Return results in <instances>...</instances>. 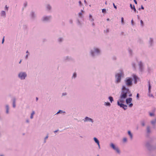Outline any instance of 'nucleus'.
I'll use <instances>...</instances> for the list:
<instances>
[{"mask_svg": "<svg viewBox=\"0 0 156 156\" xmlns=\"http://www.w3.org/2000/svg\"><path fill=\"white\" fill-rule=\"evenodd\" d=\"M121 22L122 24H124V18L122 17L121 18Z\"/></svg>", "mask_w": 156, "mask_h": 156, "instance_id": "nucleus-42", "label": "nucleus"}, {"mask_svg": "<svg viewBox=\"0 0 156 156\" xmlns=\"http://www.w3.org/2000/svg\"><path fill=\"white\" fill-rule=\"evenodd\" d=\"M79 3L80 5H82V3L80 1H79Z\"/></svg>", "mask_w": 156, "mask_h": 156, "instance_id": "nucleus-60", "label": "nucleus"}, {"mask_svg": "<svg viewBox=\"0 0 156 156\" xmlns=\"http://www.w3.org/2000/svg\"><path fill=\"white\" fill-rule=\"evenodd\" d=\"M133 105V103H131L129 104V107L130 108L132 107Z\"/></svg>", "mask_w": 156, "mask_h": 156, "instance_id": "nucleus-44", "label": "nucleus"}, {"mask_svg": "<svg viewBox=\"0 0 156 156\" xmlns=\"http://www.w3.org/2000/svg\"><path fill=\"white\" fill-rule=\"evenodd\" d=\"M72 60L71 57L68 56L64 57L63 58V61L65 62L69 61Z\"/></svg>", "mask_w": 156, "mask_h": 156, "instance_id": "nucleus-13", "label": "nucleus"}, {"mask_svg": "<svg viewBox=\"0 0 156 156\" xmlns=\"http://www.w3.org/2000/svg\"><path fill=\"white\" fill-rule=\"evenodd\" d=\"M121 98V97L119 96V99L117 101H119L120 103L123 104L125 102L124 99L126 98Z\"/></svg>", "mask_w": 156, "mask_h": 156, "instance_id": "nucleus-18", "label": "nucleus"}, {"mask_svg": "<svg viewBox=\"0 0 156 156\" xmlns=\"http://www.w3.org/2000/svg\"><path fill=\"white\" fill-rule=\"evenodd\" d=\"M69 22L70 24H72L73 21L72 19H70L69 20Z\"/></svg>", "mask_w": 156, "mask_h": 156, "instance_id": "nucleus-53", "label": "nucleus"}, {"mask_svg": "<svg viewBox=\"0 0 156 156\" xmlns=\"http://www.w3.org/2000/svg\"><path fill=\"white\" fill-rule=\"evenodd\" d=\"M139 69L141 72H142L144 71L143 64L142 62L140 61L138 63Z\"/></svg>", "mask_w": 156, "mask_h": 156, "instance_id": "nucleus-12", "label": "nucleus"}, {"mask_svg": "<svg viewBox=\"0 0 156 156\" xmlns=\"http://www.w3.org/2000/svg\"><path fill=\"white\" fill-rule=\"evenodd\" d=\"M130 8L132 10H133L134 11V12L137 13L138 12L136 11V9L135 7V6L134 5H132L131 4H130Z\"/></svg>", "mask_w": 156, "mask_h": 156, "instance_id": "nucleus-17", "label": "nucleus"}, {"mask_svg": "<svg viewBox=\"0 0 156 156\" xmlns=\"http://www.w3.org/2000/svg\"><path fill=\"white\" fill-rule=\"evenodd\" d=\"M128 135L129 136L130 138L131 139H132L133 138V135L131 133V132L130 131H129L128 132Z\"/></svg>", "mask_w": 156, "mask_h": 156, "instance_id": "nucleus-33", "label": "nucleus"}, {"mask_svg": "<svg viewBox=\"0 0 156 156\" xmlns=\"http://www.w3.org/2000/svg\"><path fill=\"white\" fill-rule=\"evenodd\" d=\"M89 54L90 57L93 58H96L101 54V49L97 47H94L90 50Z\"/></svg>", "mask_w": 156, "mask_h": 156, "instance_id": "nucleus-1", "label": "nucleus"}, {"mask_svg": "<svg viewBox=\"0 0 156 156\" xmlns=\"http://www.w3.org/2000/svg\"><path fill=\"white\" fill-rule=\"evenodd\" d=\"M58 130H58H58H55V131H54V132L55 133H57V132L58 131Z\"/></svg>", "mask_w": 156, "mask_h": 156, "instance_id": "nucleus-63", "label": "nucleus"}, {"mask_svg": "<svg viewBox=\"0 0 156 156\" xmlns=\"http://www.w3.org/2000/svg\"><path fill=\"white\" fill-rule=\"evenodd\" d=\"M141 124L142 126H145V123L144 122V121H142L141 122Z\"/></svg>", "mask_w": 156, "mask_h": 156, "instance_id": "nucleus-39", "label": "nucleus"}, {"mask_svg": "<svg viewBox=\"0 0 156 156\" xmlns=\"http://www.w3.org/2000/svg\"><path fill=\"white\" fill-rule=\"evenodd\" d=\"M132 101V98H126V104H129L131 103Z\"/></svg>", "mask_w": 156, "mask_h": 156, "instance_id": "nucleus-15", "label": "nucleus"}, {"mask_svg": "<svg viewBox=\"0 0 156 156\" xmlns=\"http://www.w3.org/2000/svg\"><path fill=\"white\" fill-rule=\"evenodd\" d=\"M132 66L133 68V70H136V64L134 62H132Z\"/></svg>", "mask_w": 156, "mask_h": 156, "instance_id": "nucleus-22", "label": "nucleus"}, {"mask_svg": "<svg viewBox=\"0 0 156 156\" xmlns=\"http://www.w3.org/2000/svg\"><path fill=\"white\" fill-rule=\"evenodd\" d=\"M77 24L78 26H82V23H81V22L80 21V20H77Z\"/></svg>", "mask_w": 156, "mask_h": 156, "instance_id": "nucleus-36", "label": "nucleus"}, {"mask_svg": "<svg viewBox=\"0 0 156 156\" xmlns=\"http://www.w3.org/2000/svg\"><path fill=\"white\" fill-rule=\"evenodd\" d=\"M131 23L132 25L133 26L134 25V22H133V19H132L131 20Z\"/></svg>", "mask_w": 156, "mask_h": 156, "instance_id": "nucleus-55", "label": "nucleus"}, {"mask_svg": "<svg viewBox=\"0 0 156 156\" xmlns=\"http://www.w3.org/2000/svg\"><path fill=\"white\" fill-rule=\"evenodd\" d=\"M124 82L127 87H131L133 85V79L131 77H127L124 80Z\"/></svg>", "mask_w": 156, "mask_h": 156, "instance_id": "nucleus-4", "label": "nucleus"}, {"mask_svg": "<svg viewBox=\"0 0 156 156\" xmlns=\"http://www.w3.org/2000/svg\"><path fill=\"white\" fill-rule=\"evenodd\" d=\"M147 133H151L150 127L149 126H147Z\"/></svg>", "mask_w": 156, "mask_h": 156, "instance_id": "nucleus-31", "label": "nucleus"}, {"mask_svg": "<svg viewBox=\"0 0 156 156\" xmlns=\"http://www.w3.org/2000/svg\"><path fill=\"white\" fill-rule=\"evenodd\" d=\"M0 15L1 16L3 17H6V13L5 11H2L0 13Z\"/></svg>", "mask_w": 156, "mask_h": 156, "instance_id": "nucleus-19", "label": "nucleus"}, {"mask_svg": "<svg viewBox=\"0 0 156 156\" xmlns=\"http://www.w3.org/2000/svg\"><path fill=\"white\" fill-rule=\"evenodd\" d=\"M110 146L111 148L115 151L118 154H119L120 153V151L118 147H117L114 144L111 143L110 144Z\"/></svg>", "mask_w": 156, "mask_h": 156, "instance_id": "nucleus-7", "label": "nucleus"}, {"mask_svg": "<svg viewBox=\"0 0 156 156\" xmlns=\"http://www.w3.org/2000/svg\"><path fill=\"white\" fill-rule=\"evenodd\" d=\"M23 28L24 30H26L27 29V26L26 24H24L23 26Z\"/></svg>", "mask_w": 156, "mask_h": 156, "instance_id": "nucleus-37", "label": "nucleus"}, {"mask_svg": "<svg viewBox=\"0 0 156 156\" xmlns=\"http://www.w3.org/2000/svg\"><path fill=\"white\" fill-rule=\"evenodd\" d=\"M92 25L93 26H94L95 25L94 23V22H93V23H92Z\"/></svg>", "mask_w": 156, "mask_h": 156, "instance_id": "nucleus-62", "label": "nucleus"}, {"mask_svg": "<svg viewBox=\"0 0 156 156\" xmlns=\"http://www.w3.org/2000/svg\"><path fill=\"white\" fill-rule=\"evenodd\" d=\"M62 113H66V112L63 111L62 110H59L55 115H57L58 114H62Z\"/></svg>", "mask_w": 156, "mask_h": 156, "instance_id": "nucleus-26", "label": "nucleus"}, {"mask_svg": "<svg viewBox=\"0 0 156 156\" xmlns=\"http://www.w3.org/2000/svg\"><path fill=\"white\" fill-rule=\"evenodd\" d=\"M35 114V112L34 111H33L32 112V113L31 114L30 116V118L31 119H32L33 118V115Z\"/></svg>", "mask_w": 156, "mask_h": 156, "instance_id": "nucleus-35", "label": "nucleus"}, {"mask_svg": "<svg viewBox=\"0 0 156 156\" xmlns=\"http://www.w3.org/2000/svg\"><path fill=\"white\" fill-rule=\"evenodd\" d=\"M151 141H147L146 144L145 146L149 151L153 150L154 149V147L151 145Z\"/></svg>", "mask_w": 156, "mask_h": 156, "instance_id": "nucleus-8", "label": "nucleus"}, {"mask_svg": "<svg viewBox=\"0 0 156 156\" xmlns=\"http://www.w3.org/2000/svg\"><path fill=\"white\" fill-rule=\"evenodd\" d=\"M136 98L137 99H139V94L138 93H137L136 95Z\"/></svg>", "mask_w": 156, "mask_h": 156, "instance_id": "nucleus-52", "label": "nucleus"}, {"mask_svg": "<svg viewBox=\"0 0 156 156\" xmlns=\"http://www.w3.org/2000/svg\"><path fill=\"white\" fill-rule=\"evenodd\" d=\"M46 8L48 11H50L51 9V6L49 4H48L46 6Z\"/></svg>", "mask_w": 156, "mask_h": 156, "instance_id": "nucleus-23", "label": "nucleus"}, {"mask_svg": "<svg viewBox=\"0 0 156 156\" xmlns=\"http://www.w3.org/2000/svg\"><path fill=\"white\" fill-rule=\"evenodd\" d=\"M150 68H148V72H150Z\"/></svg>", "mask_w": 156, "mask_h": 156, "instance_id": "nucleus-64", "label": "nucleus"}, {"mask_svg": "<svg viewBox=\"0 0 156 156\" xmlns=\"http://www.w3.org/2000/svg\"><path fill=\"white\" fill-rule=\"evenodd\" d=\"M129 53L130 54H131V53H132V51L131 50V49H129Z\"/></svg>", "mask_w": 156, "mask_h": 156, "instance_id": "nucleus-56", "label": "nucleus"}, {"mask_svg": "<svg viewBox=\"0 0 156 156\" xmlns=\"http://www.w3.org/2000/svg\"><path fill=\"white\" fill-rule=\"evenodd\" d=\"M27 2H25V3H24L23 4L24 7L25 8L27 6Z\"/></svg>", "mask_w": 156, "mask_h": 156, "instance_id": "nucleus-46", "label": "nucleus"}, {"mask_svg": "<svg viewBox=\"0 0 156 156\" xmlns=\"http://www.w3.org/2000/svg\"><path fill=\"white\" fill-rule=\"evenodd\" d=\"M149 42L150 46H152L153 43V39L150 38Z\"/></svg>", "mask_w": 156, "mask_h": 156, "instance_id": "nucleus-25", "label": "nucleus"}, {"mask_svg": "<svg viewBox=\"0 0 156 156\" xmlns=\"http://www.w3.org/2000/svg\"><path fill=\"white\" fill-rule=\"evenodd\" d=\"M151 123L153 125H154L155 123H156V118L152 120L151 122Z\"/></svg>", "mask_w": 156, "mask_h": 156, "instance_id": "nucleus-34", "label": "nucleus"}, {"mask_svg": "<svg viewBox=\"0 0 156 156\" xmlns=\"http://www.w3.org/2000/svg\"><path fill=\"white\" fill-rule=\"evenodd\" d=\"M79 16L80 17H81L82 15V13L81 12H80L78 13Z\"/></svg>", "mask_w": 156, "mask_h": 156, "instance_id": "nucleus-50", "label": "nucleus"}, {"mask_svg": "<svg viewBox=\"0 0 156 156\" xmlns=\"http://www.w3.org/2000/svg\"><path fill=\"white\" fill-rule=\"evenodd\" d=\"M27 76V73L25 72H21L18 74V77L21 80H24Z\"/></svg>", "mask_w": 156, "mask_h": 156, "instance_id": "nucleus-6", "label": "nucleus"}, {"mask_svg": "<svg viewBox=\"0 0 156 156\" xmlns=\"http://www.w3.org/2000/svg\"><path fill=\"white\" fill-rule=\"evenodd\" d=\"M127 139L126 138H124L123 139V142H126L127 141Z\"/></svg>", "mask_w": 156, "mask_h": 156, "instance_id": "nucleus-51", "label": "nucleus"}, {"mask_svg": "<svg viewBox=\"0 0 156 156\" xmlns=\"http://www.w3.org/2000/svg\"><path fill=\"white\" fill-rule=\"evenodd\" d=\"M5 109L6 110V114H8L9 113V105H5Z\"/></svg>", "mask_w": 156, "mask_h": 156, "instance_id": "nucleus-21", "label": "nucleus"}, {"mask_svg": "<svg viewBox=\"0 0 156 156\" xmlns=\"http://www.w3.org/2000/svg\"><path fill=\"white\" fill-rule=\"evenodd\" d=\"M51 16H44L41 19L42 22L44 23H47L49 22L51 19Z\"/></svg>", "mask_w": 156, "mask_h": 156, "instance_id": "nucleus-5", "label": "nucleus"}, {"mask_svg": "<svg viewBox=\"0 0 156 156\" xmlns=\"http://www.w3.org/2000/svg\"><path fill=\"white\" fill-rule=\"evenodd\" d=\"M48 134H47L46 136L44 138V143H46V140L48 138Z\"/></svg>", "mask_w": 156, "mask_h": 156, "instance_id": "nucleus-38", "label": "nucleus"}, {"mask_svg": "<svg viewBox=\"0 0 156 156\" xmlns=\"http://www.w3.org/2000/svg\"><path fill=\"white\" fill-rule=\"evenodd\" d=\"M104 31L105 33H108L109 32V29L108 28H107L106 30H104Z\"/></svg>", "mask_w": 156, "mask_h": 156, "instance_id": "nucleus-41", "label": "nucleus"}, {"mask_svg": "<svg viewBox=\"0 0 156 156\" xmlns=\"http://www.w3.org/2000/svg\"><path fill=\"white\" fill-rule=\"evenodd\" d=\"M149 115L151 116H153L154 115V114L152 113H150Z\"/></svg>", "mask_w": 156, "mask_h": 156, "instance_id": "nucleus-47", "label": "nucleus"}, {"mask_svg": "<svg viewBox=\"0 0 156 156\" xmlns=\"http://www.w3.org/2000/svg\"><path fill=\"white\" fill-rule=\"evenodd\" d=\"M84 122H91L92 123H93L94 121L93 119L88 117L86 116L84 119H83Z\"/></svg>", "mask_w": 156, "mask_h": 156, "instance_id": "nucleus-11", "label": "nucleus"}, {"mask_svg": "<svg viewBox=\"0 0 156 156\" xmlns=\"http://www.w3.org/2000/svg\"><path fill=\"white\" fill-rule=\"evenodd\" d=\"M113 5L114 7V8H115V9H117V7L115 5V4L114 3H113Z\"/></svg>", "mask_w": 156, "mask_h": 156, "instance_id": "nucleus-54", "label": "nucleus"}, {"mask_svg": "<svg viewBox=\"0 0 156 156\" xmlns=\"http://www.w3.org/2000/svg\"><path fill=\"white\" fill-rule=\"evenodd\" d=\"M144 9V8L143 7V5H141V7H140V8H139V10H140V9Z\"/></svg>", "mask_w": 156, "mask_h": 156, "instance_id": "nucleus-48", "label": "nucleus"}, {"mask_svg": "<svg viewBox=\"0 0 156 156\" xmlns=\"http://www.w3.org/2000/svg\"><path fill=\"white\" fill-rule=\"evenodd\" d=\"M133 1H134V2L136 4H137V1H136V0H133Z\"/></svg>", "mask_w": 156, "mask_h": 156, "instance_id": "nucleus-61", "label": "nucleus"}, {"mask_svg": "<svg viewBox=\"0 0 156 156\" xmlns=\"http://www.w3.org/2000/svg\"><path fill=\"white\" fill-rule=\"evenodd\" d=\"M117 105L118 106H119L120 108H122L125 110H126L127 108V106L126 105L122 103H120L119 101H117Z\"/></svg>", "mask_w": 156, "mask_h": 156, "instance_id": "nucleus-9", "label": "nucleus"}, {"mask_svg": "<svg viewBox=\"0 0 156 156\" xmlns=\"http://www.w3.org/2000/svg\"><path fill=\"white\" fill-rule=\"evenodd\" d=\"M77 76V74L76 72H74L72 76V79H75Z\"/></svg>", "mask_w": 156, "mask_h": 156, "instance_id": "nucleus-27", "label": "nucleus"}, {"mask_svg": "<svg viewBox=\"0 0 156 156\" xmlns=\"http://www.w3.org/2000/svg\"><path fill=\"white\" fill-rule=\"evenodd\" d=\"M67 94V93L66 92L63 93L62 94V96H66Z\"/></svg>", "mask_w": 156, "mask_h": 156, "instance_id": "nucleus-49", "label": "nucleus"}, {"mask_svg": "<svg viewBox=\"0 0 156 156\" xmlns=\"http://www.w3.org/2000/svg\"><path fill=\"white\" fill-rule=\"evenodd\" d=\"M63 40V38L62 37H59L58 39V41L59 43L62 42Z\"/></svg>", "mask_w": 156, "mask_h": 156, "instance_id": "nucleus-28", "label": "nucleus"}, {"mask_svg": "<svg viewBox=\"0 0 156 156\" xmlns=\"http://www.w3.org/2000/svg\"><path fill=\"white\" fill-rule=\"evenodd\" d=\"M28 54H27V55H26V56H25V59H27V58H28Z\"/></svg>", "mask_w": 156, "mask_h": 156, "instance_id": "nucleus-59", "label": "nucleus"}, {"mask_svg": "<svg viewBox=\"0 0 156 156\" xmlns=\"http://www.w3.org/2000/svg\"><path fill=\"white\" fill-rule=\"evenodd\" d=\"M9 9V7L7 6V5H5V10L6 11H8Z\"/></svg>", "mask_w": 156, "mask_h": 156, "instance_id": "nucleus-45", "label": "nucleus"}, {"mask_svg": "<svg viewBox=\"0 0 156 156\" xmlns=\"http://www.w3.org/2000/svg\"><path fill=\"white\" fill-rule=\"evenodd\" d=\"M132 76L134 80V82L135 84H136L137 83V80L138 79V77L135 74H133L132 75Z\"/></svg>", "mask_w": 156, "mask_h": 156, "instance_id": "nucleus-14", "label": "nucleus"}, {"mask_svg": "<svg viewBox=\"0 0 156 156\" xmlns=\"http://www.w3.org/2000/svg\"><path fill=\"white\" fill-rule=\"evenodd\" d=\"M30 19L32 20H34L36 17V15L35 12L33 11H31L30 15Z\"/></svg>", "mask_w": 156, "mask_h": 156, "instance_id": "nucleus-10", "label": "nucleus"}, {"mask_svg": "<svg viewBox=\"0 0 156 156\" xmlns=\"http://www.w3.org/2000/svg\"><path fill=\"white\" fill-rule=\"evenodd\" d=\"M94 142L97 144H99V141L98 139L96 137L94 138Z\"/></svg>", "mask_w": 156, "mask_h": 156, "instance_id": "nucleus-24", "label": "nucleus"}, {"mask_svg": "<svg viewBox=\"0 0 156 156\" xmlns=\"http://www.w3.org/2000/svg\"><path fill=\"white\" fill-rule=\"evenodd\" d=\"M119 71V72L116 73L115 76V83L117 84L121 82V78L123 77L124 75V73L122 69H120Z\"/></svg>", "mask_w": 156, "mask_h": 156, "instance_id": "nucleus-2", "label": "nucleus"}, {"mask_svg": "<svg viewBox=\"0 0 156 156\" xmlns=\"http://www.w3.org/2000/svg\"><path fill=\"white\" fill-rule=\"evenodd\" d=\"M148 92L150 93L151 92V86L150 84V81L149 80L148 82Z\"/></svg>", "mask_w": 156, "mask_h": 156, "instance_id": "nucleus-20", "label": "nucleus"}, {"mask_svg": "<svg viewBox=\"0 0 156 156\" xmlns=\"http://www.w3.org/2000/svg\"><path fill=\"white\" fill-rule=\"evenodd\" d=\"M12 107L13 108H15L16 107V99L15 98H13L12 99Z\"/></svg>", "mask_w": 156, "mask_h": 156, "instance_id": "nucleus-16", "label": "nucleus"}, {"mask_svg": "<svg viewBox=\"0 0 156 156\" xmlns=\"http://www.w3.org/2000/svg\"><path fill=\"white\" fill-rule=\"evenodd\" d=\"M4 37H3V38L2 39V44H3L4 43Z\"/></svg>", "mask_w": 156, "mask_h": 156, "instance_id": "nucleus-58", "label": "nucleus"}, {"mask_svg": "<svg viewBox=\"0 0 156 156\" xmlns=\"http://www.w3.org/2000/svg\"><path fill=\"white\" fill-rule=\"evenodd\" d=\"M89 20L91 22H93L94 21V19L92 18V16L91 14H90L89 15Z\"/></svg>", "mask_w": 156, "mask_h": 156, "instance_id": "nucleus-29", "label": "nucleus"}, {"mask_svg": "<svg viewBox=\"0 0 156 156\" xmlns=\"http://www.w3.org/2000/svg\"><path fill=\"white\" fill-rule=\"evenodd\" d=\"M129 95H128V96L129 97H131L132 96V94H131L130 93H129Z\"/></svg>", "mask_w": 156, "mask_h": 156, "instance_id": "nucleus-57", "label": "nucleus"}, {"mask_svg": "<svg viewBox=\"0 0 156 156\" xmlns=\"http://www.w3.org/2000/svg\"><path fill=\"white\" fill-rule=\"evenodd\" d=\"M102 11L103 13H106V9H103L102 10Z\"/></svg>", "mask_w": 156, "mask_h": 156, "instance_id": "nucleus-43", "label": "nucleus"}, {"mask_svg": "<svg viewBox=\"0 0 156 156\" xmlns=\"http://www.w3.org/2000/svg\"><path fill=\"white\" fill-rule=\"evenodd\" d=\"M140 22V24H141V26L142 27H143L144 26V22H143V21L142 20H141Z\"/></svg>", "mask_w": 156, "mask_h": 156, "instance_id": "nucleus-40", "label": "nucleus"}, {"mask_svg": "<svg viewBox=\"0 0 156 156\" xmlns=\"http://www.w3.org/2000/svg\"><path fill=\"white\" fill-rule=\"evenodd\" d=\"M108 99L111 103H112L114 101L113 98L112 96H110L109 97Z\"/></svg>", "mask_w": 156, "mask_h": 156, "instance_id": "nucleus-30", "label": "nucleus"}, {"mask_svg": "<svg viewBox=\"0 0 156 156\" xmlns=\"http://www.w3.org/2000/svg\"><path fill=\"white\" fill-rule=\"evenodd\" d=\"M104 105L106 106H108L110 107L111 105L110 103L109 102H105L104 103Z\"/></svg>", "mask_w": 156, "mask_h": 156, "instance_id": "nucleus-32", "label": "nucleus"}, {"mask_svg": "<svg viewBox=\"0 0 156 156\" xmlns=\"http://www.w3.org/2000/svg\"><path fill=\"white\" fill-rule=\"evenodd\" d=\"M130 93V91L129 89L126 87L125 85L122 86L121 93L120 96L122 98H126L128 94Z\"/></svg>", "mask_w": 156, "mask_h": 156, "instance_id": "nucleus-3", "label": "nucleus"}]
</instances>
